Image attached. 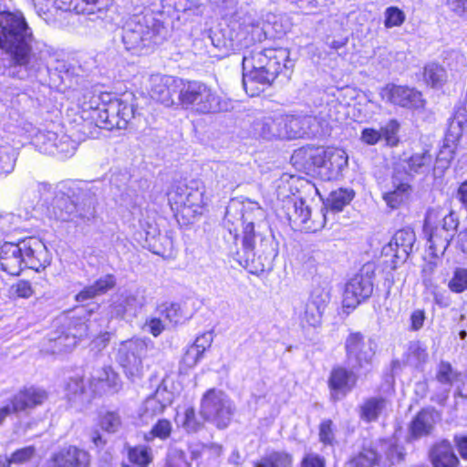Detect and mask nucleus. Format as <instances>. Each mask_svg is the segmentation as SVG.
<instances>
[{"instance_id": "1", "label": "nucleus", "mask_w": 467, "mask_h": 467, "mask_svg": "<svg viewBox=\"0 0 467 467\" xmlns=\"http://www.w3.org/2000/svg\"><path fill=\"white\" fill-rule=\"evenodd\" d=\"M256 215H263L259 206H245L237 202H231L223 219V226L228 232V234H224V239L230 244L231 253L239 254L238 238L241 227L242 250L245 260L254 265V272H265L272 269L278 252L271 235H263L254 230Z\"/></svg>"}, {"instance_id": "2", "label": "nucleus", "mask_w": 467, "mask_h": 467, "mask_svg": "<svg viewBox=\"0 0 467 467\" xmlns=\"http://www.w3.org/2000/svg\"><path fill=\"white\" fill-rule=\"evenodd\" d=\"M35 37L20 12H0V48L12 56L16 65L24 67L18 77L26 78L46 67L44 50L34 48Z\"/></svg>"}, {"instance_id": "3", "label": "nucleus", "mask_w": 467, "mask_h": 467, "mask_svg": "<svg viewBox=\"0 0 467 467\" xmlns=\"http://www.w3.org/2000/svg\"><path fill=\"white\" fill-rule=\"evenodd\" d=\"M294 67L285 48L254 49L243 57V86L250 97L258 96L279 74Z\"/></svg>"}, {"instance_id": "4", "label": "nucleus", "mask_w": 467, "mask_h": 467, "mask_svg": "<svg viewBox=\"0 0 467 467\" xmlns=\"http://www.w3.org/2000/svg\"><path fill=\"white\" fill-rule=\"evenodd\" d=\"M47 264V248L36 237L5 242L0 246V268L9 275H17L26 267L39 272Z\"/></svg>"}, {"instance_id": "5", "label": "nucleus", "mask_w": 467, "mask_h": 467, "mask_svg": "<svg viewBox=\"0 0 467 467\" xmlns=\"http://www.w3.org/2000/svg\"><path fill=\"white\" fill-rule=\"evenodd\" d=\"M424 226L430 230L429 248L435 256L443 254L453 239L458 226L459 219L452 211H445L437 206L429 208L425 215Z\"/></svg>"}, {"instance_id": "6", "label": "nucleus", "mask_w": 467, "mask_h": 467, "mask_svg": "<svg viewBox=\"0 0 467 467\" xmlns=\"http://www.w3.org/2000/svg\"><path fill=\"white\" fill-rule=\"evenodd\" d=\"M159 27L151 14L132 16L122 27L121 38L125 48L137 54L158 45Z\"/></svg>"}, {"instance_id": "7", "label": "nucleus", "mask_w": 467, "mask_h": 467, "mask_svg": "<svg viewBox=\"0 0 467 467\" xmlns=\"http://www.w3.org/2000/svg\"><path fill=\"white\" fill-rule=\"evenodd\" d=\"M178 105L199 114H211L223 109L220 97L207 85L199 81L182 84Z\"/></svg>"}, {"instance_id": "8", "label": "nucleus", "mask_w": 467, "mask_h": 467, "mask_svg": "<svg viewBox=\"0 0 467 467\" xmlns=\"http://www.w3.org/2000/svg\"><path fill=\"white\" fill-rule=\"evenodd\" d=\"M58 323L60 330L48 339L47 350L53 354L70 352L79 339L88 335L90 329V325L80 317H65Z\"/></svg>"}, {"instance_id": "9", "label": "nucleus", "mask_w": 467, "mask_h": 467, "mask_svg": "<svg viewBox=\"0 0 467 467\" xmlns=\"http://www.w3.org/2000/svg\"><path fill=\"white\" fill-rule=\"evenodd\" d=\"M136 106L132 99L130 101L124 99L109 100V103L95 109L97 125L105 130L126 129L128 124L136 115Z\"/></svg>"}, {"instance_id": "10", "label": "nucleus", "mask_w": 467, "mask_h": 467, "mask_svg": "<svg viewBox=\"0 0 467 467\" xmlns=\"http://www.w3.org/2000/svg\"><path fill=\"white\" fill-rule=\"evenodd\" d=\"M201 415L220 429L227 427L234 413V406L229 397L222 390H207L201 402Z\"/></svg>"}, {"instance_id": "11", "label": "nucleus", "mask_w": 467, "mask_h": 467, "mask_svg": "<svg viewBox=\"0 0 467 467\" xmlns=\"http://www.w3.org/2000/svg\"><path fill=\"white\" fill-rule=\"evenodd\" d=\"M374 266L368 264L348 280L343 295L344 307L355 308L371 296L374 288Z\"/></svg>"}, {"instance_id": "12", "label": "nucleus", "mask_w": 467, "mask_h": 467, "mask_svg": "<svg viewBox=\"0 0 467 467\" xmlns=\"http://www.w3.org/2000/svg\"><path fill=\"white\" fill-rule=\"evenodd\" d=\"M182 184L178 185L169 193V202L174 205V209L181 213L183 217L189 219L201 214L203 208V189L197 185Z\"/></svg>"}, {"instance_id": "13", "label": "nucleus", "mask_w": 467, "mask_h": 467, "mask_svg": "<svg viewBox=\"0 0 467 467\" xmlns=\"http://www.w3.org/2000/svg\"><path fill=\"white\" fill-rule=\"evenodd\" d=\"M434 158L430 149L423 148L419 151L404 152L395 162L397 173L410 181L415 175H426L433 168Z\"/></svg>"}, {"instance_id": "14", "label": "nucleus", "mask_w": 467, "mask_h": 467, "mask_svg": "<svg viewBox=\"0 0 467 467\" xmlns=\"http://www.w3.org/2000/svg\"><path fill=\"white\" fill-rule=\"evenodd\" d=\"M347 362L351 369H358L371 363L375 355L372 341H366L359 332L350 333L345 341Z\"/></svg>"}, {"instance_id": "15", "label": "nucleus", "mask_w": 467, "mask_h": 467, "mask_svg": "<svg viewBox=\"0 0 467 467\" xmlns=\"http://www.w3.org/2000/svg\"><path fill=\"white\" fill-rule=\"evenodd\" d=\"M148 344L140 338L122 341L118 348L117 359L130 376L138 375L142 368Z\"/></svg>"}, {"instance_id": "16", "label": "nucleus", "mask_w": 467, "mask_h": 467, "mask_svg": "<svg viewBox=\"0 0 467 467\" xmlns=\"http://www.w3.org/2000/svg\"><path fill=\"white\" fill-rule=\"evenodd\" d=\"M150 95L152 99L165 107L178 105V95L182 84L170 76L155 75L150 77Z\"/></svg>"}, {"instance_id": "17", "label": "nucleus", "mask_w": 467, "mask_h": 467, "mask_svg": "<svg viewBox=\"0 0 467 467\" xmlns=\"http://www.w3.org/2000/svg\"><path fill=\"white\" fill-rule=\"evenodd\" d=\"M285 208L287 220L292 227L315 232L323 228L326 223V215L322 212L318 214L322 219L320 222L316 223L315 221H310V209L303 200L287 201Z\"/></svg>"}, {"instance_id": "18", "label": "nucleus", "mask_w": 467, "mask_h": 467, "mask_svg": "<svg viewBox=\"0 0 467 467\" xmlns=\"http://www.w3.org/2000/svg\"><path fill=\"white\" fill-rule=\"evenodd\" d=\"M380 96L386 101L403 108L419 109L424 104L421 93L407 86L388 84L381 89Z\"/></svg>"}, {"instance_id": "19", "label": "nucleus", "mask_w": 467, "mask_h": 467, "mask_svg": "<svg viewBox=\"0 0 467 467\" xmlns=\"http://www.w3.org/2000/svg\"><path fill=\"white\" fill-rule=\"evenodd\" d=\"M283 123L282 114H268L256 117L252 124L251 130L254 136L264 140H281V128ZM285 133H283L284 135Z\"/></svg>"}, {"instance_id": "20", "label": "nucleus", "mask_w": 467, "mask_h": 467, "mask_svg": "<svg viewBox=\"0 0 467 467\" xmlns=\"http://www.w3.org/2000/svg\"><path fill=\"white\" fill-rule=\"evenodd\" d=\"M89 454L75 446L60 450L47 461L45 467H88Z\"/></svg>"}, {"instance_id": "21", "label": "nucleus", "mask_w": 467, "mask_h": 467, "mask_svg": "<svg viewBox=\"0 0 467 467\" xmlns=\"http://www.w3.org/2000/svg\"><path fill=\"white\" fill-rule=\"evenodd\" d=\"M391 183L392 189L384 192L383 200L389 208L398 209L408 202L412 192V187L410 180L395 171H393Z\"/></svg>"}, {"instance_id": "22", "label": "nucleus", "mask_w": 467, "mask_h": 467, "mask_svg": "<svg viewBox=\"0 0 467 467\" xmlns=\"http://www.w3.org/2000/svg\"><path fill=\"white\" fill-rule=\"evenodd\" d=\"M47 396L45 389L32 386L17 392L11 399V404L15 411L21 412L43 404Z\"/></svg>"}, {"instance_id": "23", "label": "nucleus", "mask_w": 467, "mask_h": 467, "mask_svg": "<svg viewBox=\"0 0 467 467\" xmlns=\"http://www.w3.org/2000/svg\"><path fill=\"white\" fill-rule=\"evenodd\" d=\"M416 241L415 233L409 228L400 229L392 237L389 245L398 261L405 262L412 253Z\"/></svg>"}, {"instance_id": "24", "label": "nucleus", "mask_w": 467, "mask_h": 467, "mask_svg": "<svg viewBox=\"0 0 467 467\" xmlns=\"http://www.w3.org/2000/svg\"><path fill=\"white\" fill-rule=\"evenodd\" d=\"M171 393L166 389L158 388L155 393L147 398L140 408V416L148 420L163 412L164 409L171 403Z\"/></svg>"}, {"instance_id": "25", "label": "nucleus", "mask_w": 467, "mask_h": 467, "mask_svg": "<svg viewBox=\"0 0 467 467\" xmlns=\"http://www.w3.org/2000/svg\"><path fill=\"white\" fill-rule=\"evenodd\" d=\"M430 459L433 467H457L460 462L451 444L445 440L431 447Z\"/></svg>"}, {"instance_id": "26", "label": "nucleus", "mask_w": 467, "mask_h": 467, "mask_svg": "<svg viewBox=\"0 0 467 467\" xmlns=\"http://www.w3.org/2000/svg\"><path fill=\"white\" fill-rule=\"evenodd\" d=\"M356 381L357 377L352 370L343 367H337L330 373L328 384L335 393L345 396L353 389Z\"/></svg>"}, {"instance_id": "27", "label": "nucleus", "mask_w": 467, "mask_h": 467, "mask_svg": "<svg viewBox=\"0 0 467 467\" xmlns=\"http://www.w3.org/2000/svg\"><path fill=\"white\" fill-rule=\"evenodd\" d=\"M389 406V401L382 396L369 397L359 406V416L367 422L375 421Z\"/></svg>"}, {"instance_id": "28", "label": "nucleus", "mask_w": 467, "mask_h": 467, "mask_svg": "<svg viewBox=\"0 0 467 467\" xmlns=\"http://www.w3.org/2000/svg\"><path fill=\"white\" fill-rule=\"evenodd\" d=\"M465 122L464 118L462 119L454 118L449 126L448 134L446 135L443 146L437 155V161L445 160L449 162L453 158V150L450 146V142H454L462 136V124Z\"/></svg>"}, {"instance_id": "29", "label": "nucleus", "mask_w": 467, "mask_h": 467, "mask_svg": "<svg viewBox=\"0 0 467 467\" xmlns=\"http://www.w3.org/2000/svg\"><path fill=\"white\" fill-rule=\"evenodd\" d=\"M435 423L434 412L429 410L420 411L410 424V433L414 438L429 435Z\"/></svg>"}, {"instance_id": "30", "label": "nucleus", "mask_w": 467, "mask_h": 467, "mask_svg": "<svg viewBox=\"0 0 467 467\" xmlns=\"http://www.w3.org/2000/svg\"><path fill=\"white\" fill-rule=\"evenodd\" d=\"M302 126L304 137L307 138L325 136L329 132L327 119L322 112L317 116H303Z\"/></svg>"}, {"instance_id": "31", "label": "nucleus", "mask_w": 467, "mask_h": 467, "mask_svg": "<svg viewBox=\"0 0 467 467\" xmlns=\"http://www.w3.org/2000/svg\"><path fill=\"white\" fill-rule=\"evenodd\" d=\"M293 455L285 451H274L263 457L254 467H292Z\"/></svg>"}, {"instance_id": "32", "label": "nucleus", "mask_w": 467, "mask_h": 467, "mask_svg": "<svg viewBox=\"0 0 467 467\" xmlns=\"http://www.w3.org/2000/svg\"><path fill=\"white\" fill-rule=\"evenodd\" d=\"M281 131L282 133H285L284 135H281V140H294L297 138H304L302 117L283 115Z\"/></svg>"}, {"instance_id": "33", "label": "nucleus", "mask_w": 467, "mask_h": 467, "mask_svg": "<svg viewBox=\"0 0 467 467\" xmlns=\"http://www.w3.org/2000/svg\"><path fill=\"white\" fill-rule=\"evenodd\" d=\"M460 373L448 361H441L436 369V380L448 389L458 380Z\"/></svg>"}, {"instance_id": "34", "label": "nucleus", "mask_w": 467, "mask_h": 467, "mask_svg": "<svg viewBox=\"0 0 467 467\" xmlns=\"http://www.w3.org/2000/svg\"><path fill=\"white\" fill-rule=\"evenodd\" d=\"M424 81L432 88H441L447 80V73L445 69L436 64L431 63L424 67Z\"/></svg>"}, {"instance_id": "35", "label": "nucleus", "mask_w": 467, "mask_h": 467, "mask_svg": "<svg viewBox=\"0 0 467 467\" xmlns=\"http://www.w3.org/2000/svg\"><path fill=\"white\" fill-rule=\"evenodd\" d=\"M355 196L353 190L337 189L332 192L327 198V206L334 212H340L343 208L349 204Z\"/></svg>"}, {"instance_id": "36", "label": "nucleus", "mask_w": 467, "mask_h": 467, "mask_svg": "<svg viewBox=\"0 0 467 467\" xmlns=\"http://www.w3.org/2000/svg\"><path fill=\"white\" fill-rule=\"evenodd\" d=\"M58 138L59 136L56 132L41 131L36 135L34 143L39 151L45 154L55 155Z\"/></svg>"}, {"instance_id": "37", "label": "nucleus", "mask_w": 467, "mask_h": 467, "mask_svg": "<svg viewBox=\"0 0 467 467\" xmlns=\"http://www.w3.org/2000/svg\"><path fill=\"white\" fill-rule=\"evenodd\" d=\"M99 424L104 431L116 433L121 429L123 420L119 411L107 410L100 413Z\"/></svg>"}, {"instance_id": "38", "label": "nucleus", "mask_w": 467, "mask_h": 467, "mask_svg": "<svg viewBox=\"0 0 467 467\" xmlns=\"http://www.w3.org/2000/svg\"><path fill=\"white\" fill-rule=\"evenodd\" d=\"M447 286L454 294H462L467 291V269L456 267L448 280Z\"/></svg>"}, {"instance_id": "39", "label": "nucleus", "mask_w": 467, "mask_h": 467, "mask_svg": "<svg viewBox=\"0 0 467 467\" xmlns=\"http://www.w3.org/2000/svg\"><path fill=\"white\" fill-rule=\"evenodd\" d=\"M172 426L170 420L161 419L159 420L148 432L144 433V440L146 441H152L155 438L160 440H166L171 436Z\"/></svg>"}, {"instance_id": "40", "label": "nucleus", "mask_w": 467, "mask_h": 467, "mask_svg": "<svg viewBox=\"0 0 467 467\" xmlns=\"http://www.w3.org/2000/svg\"><path fill=\"white\" fill-rule=\"evenodd\" d=\"M428 359L427 348L420 341L410 343L408 349V362L419 366L425 363Z\"/></svg>"}, {"instance_id": "41", "label": "nucleus", "mask_w": 467, "mask_h": 467, "mask_svg": "<svg viewBox=\"0 0 467 467\" xmlns=\"http://www.w3.org/2000/svg\"><path fill=\"white\" fill-rule=\"evenodd\" d=\"M15 150L8 145L0 146V174L12 172L16 165Z\"/></svg>"}, {"instance_id": "42", "label": "nucleus", "mask_w": 467, "mask_h": 467, "mask_svg": "<svg viewBox=\"0 0 467 467\" xmlns=\"http://www.w3.org/2000/svg\"><path fill=\"white\" fill-rule=\"evenodd\" d=\"M51 189V185L47 182H38L34 181L26 182L22 185L23 194H31L32 200L31 202H34L35 200L40 198V194L42 192H49Z\"/></svg>"}, {"instance_id": "43", "label": "nucleus", "mask_w": 467, "mask_h": 467, "mask_svg": "<svg viewBox=\"0 0 467 467\" xmlns=\"http://www.w3.org/2000/svg\"><path fill=\"white\" fill-rule=\"evenodd\" d=\"M379 460V453L373 449H364L352 463L354 467H372Z\"/></svg>"}, {"instance_id": "44", "label": "nucleus", "mask_w": 467, "mask_h": 467, "mask_svg": "<svg viewBox=\"0 0 467 467\" xmlns=\"http://www.w3.org/2000/svg\"><path fill=\"white\" fill-rule=\"evenodd\" d=\"M129 459L137 465L149 464L152 461L150 450L145 446H137L129 450Z\"/></svg>"}, {"instance_id": "45", "label": "nucleus", "mask_w": 467, "mask_h": 467, "mask_svg": "<svg viewBox=\"0 0 467 467\" xmlns=\"http://www.w3.org/2000/svg\"><path fill=\"white\" fill-rule=\"evenodd\" d=\"M405 21V14L396 6L388 7L385 11L384 26L387 28L400 26Z\"/></svg>"}, {"instance_id": "46", "label": "nucleus", "mask_w": 467, "mask_h": 467, "mask_svg": "<svg viewBox=\"0 0 467 467\" xmlns=\"http://www.w3.org/2000/svg\"><path fill=\"white\" fill-rule=\"evenodd\" d=\"M382 448L385 450V456L389 464H395L402 462L405 456L404 448L394 443H384Z\"/></svg>"}, {"instance_id": "47", "label": "nucleus", "mask_w": 467, "mask_h": 467, "mask_svg": "<svg viewBox=\"0 0 467 467\" xmlns=\"http://www.w3.org/2000/svg\"><path fill=\"white\" fill-rule=\"evenodd\" d=\"M47 2H51V6L57 10L74 11L77 14L85 13L84 5L80 0H48Z\"/></svg>"}, {"instance_id": "48", "label": "nucleus", "mask_w": 467, "mask_h": 467, "mask_svg": "<svg viewBox=\"0 0 467 467\" xmlns=\"http://www.w3.org/2000/svg\"><path fill=\"white\" fill-rule=\"evenodd\" d=\"M329 300V290L327 287L317 286L312 290L308 303L325 310Z\"/></svg>"}, {"instance_id": "49", "label": "nucleus", "mask_w": 467, "mask_h": 467, "mask_svg": "<svg viewBox=\"0 0 467 467\" xmlns=\"http://www.w3.org/2000/svg\"><path fill=\"white\" fill-rule=\"evenodd\" d=\"M400 130V124L396 119L389 120L385 127L380 130L382 138L385 139L387 144L390 146H396L399 142L398 131Z\"/></svg>"}, {"instance_id": "50", "label": "nucleus", "mask_w": 467, "mask_h": 467, "mask_svg": "<svg viewBox=\"0 0 467 467\" xmlns=\"http://www.w3.org/2000/svg\"><path fill=\"white\" fill-rule=\"evenodd\" d=\"M76 146L75 142L71 140L67 136L61 135L58 138L57 143L56 144V154L61 158L70 157L75 153Z\"/></svg>"}, {"instance_id": "51", "label": "nucleus", "mask_w": 467, "mask_h": 467, "mask_svg": "<svg viewBox=\"0 0 467 467\" xmlns=\"http://www.w3.org/2000/svg\"><path fill=\"white\" fill-rule=\"evenodd\" d=\"M342 108V105L337 100H331L323 107L322 110L319 111L323 113V116L327 119L328 130H330V122L340 120L341 117L339 109Z\"/></svg>"}, {"instance_id": "52", "label": "nucleus", "mask_w": 467, "mask_h": 467, "mask_svg": "<svg viewBox=\"0 0 467 467\" xmlns=\"http://www.w3.org/2000/svg\"><path fill=\"white\" fill-rule=\"evenodd\" d=\"M182 426L188 432H196L202 428V423L197 420L195 410L192 407H189L185 410Z\"/></svg>"}, {"instance_id": "53", "label": "nucleus", "mask_w": 467, "mask_h": 467, "mask_svg": "<svg viewBox=\"0 0 467 467\" xmlns=\"http://www.w3.org/2000/svg\"><path fill=\"white\" fill-rule=\"evenodd\" d=\"M84 390L85 384L81 378H72L67 383L66 391L69 400H76L78 396L83 394Z\"/></svg>"}, {"instance_id": "54", "label": "nucleus", "mask_w": 467, "mask_h": 467, "mask_svg": "<svg viewBox=\"0 0 467 467\" xmlns=\"http://www.w3.org/2000/svg\"><path fill=\"white\" fill-rule=\"evenodd\" d=\"M24 67H20V65H16L12 61V56L10 55V59L8 58H0V76L8 75L14 78H17L21 79L18 77V74H20L21 70H23Z\"/></svg>"}, {"instance_id": "55", "label": "nucleus", "mask_w": 467, "mask_h": 467, "mask_svg": "<svg viewBox=\"0 0 467 467\" xmlns=\"http://www.w3.org/2000/svg\"><path fill=\"white\" fill-rule=\"evenodd\" d=\"M84 5L85 13L93 15L95 13L104 14L105 9L108 7L109 0H80Z\"/></svg>"}, {"instance_id": "56", "label": "nucleus", "mask_w": 467, "mask_h": 467, "mask_svg": "<svg viewBox=\"0 0 467 467\" xmlns=\"http://www.w3.org/2000/svg\"><path fill=\"white\" fill-rule=\"evenodd\" d=\"M325 310L307 302L305 310V320L310 326H317L321 319Z\"/></svg>"}, {"instance_id": "57", "label": "nucleus", "mask_w": 467, "mask_h": 467, "mask_svg": "<svg viewBox=\"0 0 467 467\" xmlns=\"http://www.w3.org/2000/svg\"><path fill=\"white\" fill-rule=\"evenodd\" d=\"M335 439L333 422L331 420H325L319 425V440L325 444H332Z\"/></svg>"}, {"instance_id": "58", "label": "nucleus", "mask_w": 467, "mask_h": 467, "mask_svg": "<svg viewBox=\"0 0 467 467\" xmlns=\"http://www.w3.org/2000/svg\"><path fill=\"white\" fill-rule=\"evenodd\" d=\"M97 290V293L101 296L106 294L109 290L112 289L116 285V278L113 275H106L98 279L92 284Z\"/></svg>"}, {"instance_id": "59", "label": "nucleus", "mask_w": 467, "mask_h": 467, "mask_svg": "<svg viewBox=\"0 0 467 467\" xmlns=\"http://www.w3.org/2000/svg\"><path fill=\"white\" fill-rule=\"evenodd\" d=\"M35 454V448L32 446L25 447L15 451L8 462L11 463H23L29 461Z\"/></svg>"}, {"instance_id": "60", "label": "nucleus", "mask_w": 467, "mask_h": 467, "mask_svg": "<svg viewBox=\"0 0 467 467\" xmlns=\"http://www.w3.org/2000/svg\"><path fill=\"white\" fill-rule=\"evenodd\" d=\"M299 467H326V460L317 453L308 452L302 458Z\"/></svg>"}, {"instance_id": "61", "label": "nucleus", "mask_w": 467, "mask_h": 467, "mask_svg": "<svg viewBox=\"0 0 467 467\" xmlns=\"http://www.w3.org/2000/svg\"><path fill=\"white\" fill-rule=\"evenodd\" d=\"M13 293L21 298H29L33 294L34 290L31 284L26 280H19L12 285Z\"/></svg>"}, {"instance_id": "62", "label": "nucleus", "mask_w": 467, "mask_h": 467, "mask_svg": "<svg viewBox=\"0 0 467 467\" xmlns=\"http://www.w3.org/2000/svg\"><path fill=\"white\" fill-rule=\"evenodd\" d=\"M213 341V336L212 332H205L202 335L198 336L192 345H191L195 349H198L202 355L208 349Z\"/></svg>"}, {"instance_id": "63", "label": "nucleus", "mask_w": 467, "mask_h": 467, "mask_svg": "<svg viewBox=\"0 0 467 467\" xmlns=\"http://www.w3.org/2000/svg\"><path fill=\"white\" fill-rule=\"evenodd\" d=\"M446 5L456 16L467 18V0H446Z\"/></svg>"}, {"instance_id": "64", "label": "nucleus", "mask_w": 467, "mask_h": 467, "mask_svg": "<svg viewBox=\"0 0 467 467\" xmlns=\"http://www.w3.org/2000/svg\"><path fill=\"white\" fill-rule=\"evenodd\" d=\"M98 379L106 382L109 387H117L119 381L118 374L111 368V367H104L97 376Z\"/></svg>"}]
</instances>
